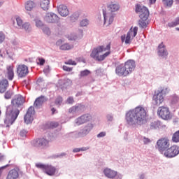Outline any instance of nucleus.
<instances>
[{
  "mask_svg": "<svg viewBox=\"0 0 179 179\" xmlns=\"http://www.w3.org/2000/svg\"><path fill=\"white\" fill-rule=\"evenodd\" d=\"M147 115L146 108L138 106L126 113V122L129 128H136V127L143 125Z\"/></svg>",
  "mask_w": 179,
  "mask_h": 179,
  "instance_id": "1",
  "label": "nucleus"
},
{
  "mask_svg": "<svg viewBox=\"0 0 179 179\" xmlns=\"http://www.w3.org/2000/svg\"><path fill=\"white\" fill-rule=\"evenodd\" d=\"M12 105L7 107L6 112V120L4 122L6 127H10L19 116L20 111L16 108L24 103V98L22 95H15L11 101Z\"/></svg>",
  "mask_w": 179,
  "mask_h": 179,
  "instance_id": "2",
  "label": "nucleus"
},
{
  "mask_svg": "<svg viewBox=\"0 0 179 179\" xmlns=\"http://www.w3.org/2000/svg\"><path fill=\"white\" fill-rule=\"evenodd\" d=\"M136 64L134 60H127L124 64L118 65L115 69V73L117 76H128L135 71Z\"/></svg>",
  "mask_w": 179,
  "mask_h": 179,
  "instance_id": "3",
  "label": "nucleus"
},
{
  "mask_svg": "<svg viewBox=\"0 0 179 179\" xmlns=\"http://www.w3.org/2000/svg\"><path fill=\"white\" fill-rule=\"evenodd\" d=\"M110 49L111 45L110 44H108L106 47H104L103 45L99 46L92 50L90 57L95 59V61L101 62V61H104L107 57L111 54V52L110 51Z\"/></svg>",
  "mask_w": 179,
  "mask_h": 179,
  "instance_id": "4",
  "label": "nucleus"
},
{
  "mask_svg": "<svg viewBox=\"0 0 179 179\" xmlns=\"http://www.w3.org/2000/svg\"><path fill=\"white\" fill-rule=\"evenodd\" d=\"M136 13L139 15L140 20H138V26L141 29H146L149 24V9L145 6L140 4L136 5Z\"/></svg>",
  "mask_w": 179,
  "mask_h": 179,
  "instance_id": "5",
  "label": "nucleus"
},
{
  "mask_svg": "<svg viewBox=\"0 0 179 179\" xmlns=\"http://www.w3.org/2000/svg\"><path fill=\"white\" fill-rule=\"evenodd\" d=\"M120 9V6L117 3H111L108 6V11L103 10L104 24H111L114 22V13L113 12H117Z\"/></svg>",
  "mask_w": 179,
  "mask_h": 179,
  "instance_id": "6",
  "label": "nucleus"
},
{
  "mask_svg": "<svg viewBox=\"0 0 179 179\" xmlns=\"http://www.w3.org/2000/svg\"><path fill=\"white\" fill-rule=\"evenodd\" d=\"M36 167H37V169H40L43 171V173L50 177H54L58 174V169L51 164L38 163L36 164Z\"/></svg>",
  "mask_w": 179,
  "mask_h": 179,
  "instance_id": "7",
  "label": "nucleus"
},
{
  "mask_svg": "<svg viewBox=\"0 0 179 179\" xmlns=\"http://www.w3.org/2000/svg\"><path fill=\"white\" fill-rule=\"evenodd\" d=\"M94 127V124L92 123H88L85 124L83 128L80 129L78 132H73L71 134L72 136H74L76 139H78V138H85V136H87L90 132H92V130L93 129Z\"/></svg>",
  "mask_w": 179,
  "mask_h": 179,
  "instance_id": "8",
  "label": "nucleus"
},
{
  "mask_svg": "<svg viewBox=\"0 0 179 179\" xmlns=\"http://www.w3.org/2000/svg\"><path fill=\"white\" fill-rule=\"evenodd\" d=\"M94 127V124L92 123H88L85 124L83 128L80 129L78 132H73L71 134L72 136H74L76 139H78V138H85V136H87L90 132H92V130L93 129Z\"/></svg>",
  "mask_w": 179,
  "mask_h": 179,
  "instance_id": "9",
  "label": "nucleus"
},
{
  "mask_svg": "<svg viewBox=\"0 0 179 179\" xmlns=\"http://www.w3.org/2000/svg\"><path fill=\"white\" fill-rule=\"evenodd\" d=\"M170 147V140L167 138H159L155 145V148L162 153L164 155V152L167 151L168 148Z\"/></svg>",
  "mask_w": 179,
  "mask_h": 179,
  "instance_id": "10",
  "label": "nucleus"
},
{
  "mask_svg": "<svg viewBox=\"0 0 179 179\" xmlns=\"http://www.w3.org/2000/svg\"><path fill=\"white\" fill-rule=\"evenodd\" d=\"M179 155V147L178 145H172L164 152V156L168 159H172V157H176Z\"/></svg>",
  "mask_w": 179,
  "mask_h": 179,
  "instance_id": "11",
  "label": "nucleus"
},
{
  "mask_svg": "<svg viewBox=\"0 0 179 179\" xmlns=\"http://www.w3.org/2000/svg\"><path fill=\"white\" fill-rule=\"evenodd\" d=\"M157 114L162 120H171V115L170 114V110L167 107L161 106L157 110Z\"/></svg>",
  "mask_w": 179,
  "mask_h": 179,
  "instance_id": "12",
  "label": "nucleus"
},
{
  "mask_svg": "<svg viewBox=\"0 0 179 179\" xmlns=\"http://www.w3.org/2000/svg\"><path fill=\"white\" fill-rule=\"evenodd\" d=\"M16 72L18 78H26V76L29 75V67L24 64L17 65Z\"/></svg>",
  "mask_w": 179,
  "mask_h": 179,
  "instance_id": "13",
  "label": "nucleus"
},
{
  "mask_svg": "<svg viewBox=\"0 0 179 179\" xmlns=\"http://www.w3.org/2000/svg\"><path fill=\"white\" fill-rule=\"evenodd\" d=\"M36 114V111L34 110V107L30 106L27 111L24 120L25 124H31L33 122V120H34V115Z\"/></svg>",
  "mask_w": 179,
  "mask_h": 179,
  "instance_id": "14",
  "label": "nucleus"
},
{
  "mask_svg": "<svg viewBox=\"0 0 179 179\" xmlns=\"http://www.w3.org/2000/svg\"><path fill=\"white\" fill-rule=\"evenodd\" d=\"M92 118V115L90 113L84 114L75 120V124L76 125H82L86 124V122H90Z\"/></svg>",
  "mask_w": 179,
  "mask_h": 179,
  "instance_id": "15",
  "label": "nucleus"
},
{
  "mask_svg": "<svg viewBox=\"0 0 179 179\" xmlns=\"http://www.w3.org/2000/svg\"><path fill=\"white\" fill-rule=\"evenodd\" d=\"M44 20L46 23H58L59 22V17L57 14L50 12L45 14Z\"/></svg>",
  "mask_w": 179,
  "mask_h": 179,
  "instance_id": "16",
  "label": "nucleus"
},
{
  "mask_svg": "<svg viewBox=\"0 0 179 179\" xmlns=\"http://www.w3.org/2000/svg\"><path fill=\"white\" fill-rule=\"evenodd\" d=\"M150 129H167V126L163 124L160 120L152 121L149 125Z\"/></svg>",
  "mask_w": 179,
  "mask_h": 179,
  "instance_id": "17",
  "label": "nucleus"
},
{
  "mask_svg": "<svg viewBox=\"0 0 179 179\" xmlns=\"http://www.w3.org/2000/svg\"><path fill=\"white\" fill-rule=\"evenodd\" d=\"M49 143L50 141L44 138H38L33 141L34 146H36V148H48Z\"/></svg>",
  "mask_w": 179,
  "mask_h": 179,
  "instance_id": "18",
  "label": "nucleus"
},
{
  "mask_svg": "<svg viewBox=\"0 0 179 179\" xmlns=\"http://www.w3.org/2000/svg\"><path fill=\"white\" fill-rule=\"evenodd\" d=\"M85 110V106L80 103H77L76 106H72L69 109L70 114L76 115L80 114Z\"/></svg>",
  "mask_w": 179,
  "mask_h": 179,
  "instance_id": "19",
  "label": "nucleus"
},
{
  "mask_svg": "<svg viewBox=\"0 0 179 179\" xmlns=\"http://www.w3.org/2000/svg\"><path fill=\"white\" fill-rule=\"evenodd\" d=\"M57 12L62 17H66L69 15V10L68 7L64 4L57 5Z\"/></svg>",
  "mask_w": 179,
  "mask_h": 179,
  "instance_id": "20",
  "label": "nucleus"
},
{
  "mask_svg": "<svg viewBox=\"0 0 179 179\" xmlns=\"http://www.w3.org/2000/svg\"><path fill=\"white\" fill-rule=\"evenodd\" d=\"M158 55L161 58H167L169 56V52L166 49V45L163 43H161L158 46Z\"/></svg>",
  "mask_w": 179,
  "mask_h": 179,
  "instance_id": "21",
  "label": "nucleus"
},
{
  "mask_svg": "<svg viewBox=\"0 0 179 179\" xmlns=\"http://www.w3.org/2000/svg\"><path fill=\"white\" fill-rule=\"evenodd\" d=\"M152 100L155 106H160V104L164 101V95H162V93L158 92L155 94Z\"/></svg>",
  "mask_w": 179,
  "mask_h": 179,
  "instance_id": "22",
  "label": "nucleus"
},
{
  "mask_svg": "<svg viewBox=\"0 0 179 179\" xmlns=\"http://www.w3.org/2000/svg\"><path fill=\"white\" fill-rule=\"evenodd\" d=\"M47 100H48V99H47V97L45 96L38 97L34 103V107H35V108H41V106H43V104H44Z\"/></svg>",
  "mask_w": 179,
  "mask_h": 179,
  "instance_id": "23",
  "label": "nucleus"
},
{
  "mask_svg": "<svg viewBox=\"0 0 179 179\" xmlns=\"http://www.w3.org/2000/svg\"><path fill=\"white\" fill-rule=\"evenodd\" d=\"M103 174L105 177H107V178L114 179L115 178V175H117V171L111 169L106 168L103 170Z\"/></svg>",
  "mask_w": 179,
  "mask_h": 179,
  "instance_id": "24",
  "label": "nucleus"
},
{
  "mask_svg": "<svg viewBox=\"0 0 179 179\" xmlns=\"http://www.w3.org/2000/svg\"><path fill=\"white\" fill-rule=\"evenodd\" d=\"M6 76L8 78V80H13L15 78V72L13 71V66H7Z\"/></svg>",
  "mask_w": 179,
  "mask_h": 179,
  "instance_id": "25",
  "label": "nucleus"
},
{
  "mask_svg": "<svg viewBox=\"0 0 179 179\" xmlns=\"http://www.w3.org/2000/svg\"><path fill=\"white\" fill-rule=\"evenodd\" d=\"M9 86V83L8 80L4 79L0 81V93H5L8 87Z\"/></svg>",
  "mask_w": 179,
  "mask_h": 179,
  "instance_id": "26",
  "label": "nucleus"
},
{
  "mask_svg": "<svg viewBox=\"0 0 179 179\" xmlns=\"http://www.w3.org/2000/svg\"><path fill=\"white\" fill-rule=\"evenodd\" d=\"M127 36L130 37L131 40H134L135 37H136V34H138V27H131L128 32L127 33Z\"/></svg>",
  "mask_w": 179,
  "mask_h": 179,
  "instance_id": "27",
  "label": "nucleus"
},
{
  "mask_svg": "<svg viewBox=\"0 0 179 179\" xmlns=\"http://www.w3.org/2000/svg\"><path fill=\"white\" fill-rule=\"evenodd\" d=\"M35 7L36 3L31 0H29L26 1L24 3V8L26 10H27L28 12L33 10V9H34Z\"/></svg>",
  "mask_w": 179,
  "mask_h": 179,
  "instance_id": "28",
  "label": "nucleus"
},
{
  "mask_svg": "<svg viewBox=\"0 0 179 179\" xmlns=\"http://www.w3.org/2000/svg\"><path fill=\"white\" fill-rule=\"evenodd\" d=\"M19 177V173L16 169H12L9 171L6 179H16Z\"/></svg>",
  "mask_w": 179,
  "mask_h": 179,
  "instance_id": "29",
  "label": "nucleus"
},
{
  "mask_svg": "<svg viewBox=\"0 0 179 179\" xmlns=\"http://www.w3.org/2000/svg\"><path fill=\"white\" fill-rule=\"evenodd\" d=\"M40 6L43 10L50 9V0H41Z\"/></svg>",
  "mask_w": 179,
  "mask_h": 179,
  "instance_id": "30",
  "label": "nucleus"
},
{
  "mask_svg": "<svg viewBox=\"0 0 179 179\" xmlns=\"http://www.w3.org/2000/svg\"><path fill=\"white\" fill-rule=\"evenodd\" d=\"M120 38H121V42L122 43H124V44H126V45H127V44H131V43L132 41V39L131 38V37L129 36L127 34L122 35Z\"/></svg>",
  "mask_w": 179,
  "mask_h": 179,
  "instance_id": "31",
  "label": "nucleus"
},
{
  "mask_svg": "<svg viewBox=\"0 0 179 179\" xmlns=\"http://www.w3.org/2000/svg\"><path fill=\"white\" fill-rule=\"evenodd\" d=\"M20 29H23L27 33H31L33 29L31 28V24L29 22H25L22 24V27Z\"/></svg>",
  "mask_w": 179,
  "mask_h": 179,
  "instance_id": "32",
  "label": "nucleus"
},
{
  "mask_svg": "<svg viewBox=\"0 0 179 179\" xmlns=\"http://www.w3.org/2000/svg\"><path fill=\"white\" fill-rule=\"evenodd\" d=\"M34 22H35L36 27H38V29H41L43 28V26H44V22H43L41 19L38 17H36Z\"/></svg>",
  "mask_w": 179,
  "mask_h": 179,
  "instance_id": "33",
  "label": "nucleus"
},
{
  "mask_svg": "<svg viewBox=\"0 0 179 179\" xmlns=\"http://www.w3.org/2000/svg\"><path fill=\"white\" fill-rule=\"evenodd\" d=\"M59 48L64 51H66V50H72V48H73V45L69 43H64Z\"/></svg>",
  "mask_w": 179,
  "mask_h": 179,
  "instance_id": "34",
  "label": "nucleus"
},
{
  "mask_svg": "<svg viewBox=\"0 0 179 179\" xmlns=\"http://www.w3.org/2000/svg\"><path fill=\"white\" fill-rule=\"evenodd\" d=\"M79 16H80V13L79 11L73 13L70 17L71 22H76V20L79 19Z\"/></svg>",
  "mask_w": 179,
  "mask_h": 179,
  "instance_id": "35",
  "label": "nucleus"
},
{
  "mask_svg": "<svg viewBox=\"0 0 179 179\" xmlns=\"http://www.w3.org/2000/svg\"><path fill=\"white\" fill-rule=\"evenodd\" d=\"M179 25V16L177 17L173 21L168 23L169 27H176Z\"/></svg>",
  "mask_w": 179,
  "mask_h": 179,
  "instance_id": "36",
  "label": "nucleus"
},
{
  "mask_svg": "<svg viewBox=\"0 0 179 179\" xmlns=\"http://www.w3.org/2000/svg\"><path fill=\"white\" fill-rule=\"evenodd\" d=\"M173 2L174 0H162L163 5L167 8H171V6H173Z\"/></svg>",
  "mask_w": 179,
  "mask_h": 179,
  "instance_id": "37",
  "label": "nucleus"
},
{
  "mask_svg": "<svg viewBox=\"0 0 179 179\" xmlns=\"http://www.w3.org/2000/svg\"><path fill=\"white\" fill-rule=\"evenodd\" d=\"M91 72L90 71L85 69L84 71H81L79 74V78H85V76H89L90 75Z\"/></svg>",
  "mask_w": 179,
  "mask_h": 179,
  "instance_id": "38",
  "label": "nucleus"
},
{
  "mask_svg": "<svg viewBox=\"0 0 179 179\" xmlns=\"http://www.w3.org/2000/svg\"><path fill=\"white\" fill-rule=\"evenodd\" d=\"M90 22L87 18L83 19V20L80 21V26H81V27H86V26H87Z\"/></svg>",
  "mask_w": 179,
  "mask_h": 179,
  "instance_id": "39",
  "label": "nucleus"
},
{
  "mask_svg": "<svg viewBox=\"0 0 179 179\" xmlns=\"http://www.w3.org/2000/svg\"><path fill=\"white\" fill-rule=\"evenodd\" d=\"M159 93H162V95L164 96H166V94H167V93H169V92H170V89L169 87H164L161 91H158Z\"/></svg>",
  "mask_w": 179,
  "mask_h": 179,
  "instance_id": "40",
  "label": "nucleus"
},
{
  "mask_svg": "<svg viewBox=\"0 0 179 179\" xmlns=\"http://www.w3.org/2000/svg\"><path fill=\"white\" fill-rule=\"evenodd\" d=\"M42 31L44 33V34H46V36H50V34H51V30H50L48 27H42Z\"/></svg>",
  "mask_w": 179,
  "mask_h": 179,
  "instance_id": "41",
  "label": "nucleus"
},
{
  "mask_svg": "<svg viewBox=\"0 0 179 179\" xmlns=\"http://www.w3.org/2000/svg\"><path fill=\"white\" fill-rule=\"evenodd\" d=\"M172 141L173 142H179V130L173 134Z\"/></svg>",
  "mask_w": 179,
  "mask_h": 179,
  "instance_id": "42",
  "label": "nucleus"
},
{
  "mask_svg": "<svg viewBox=\"0 0 179 179\" xmlns=\"http://www.w3.org/2000/svg\"><path fill=\"white\" fill-rule=\"evenodd\" d=\"M16 22L18 27L21 29V27L23 26V20L20 17H17L16 18Z\"/></svg>",
  "mask_w": 179,
  "mask_h": 179,
  "instance_id": "43",
  "label": "nucleus"
},
{
  "mask_svg": "<svg viewBox=\"0 0 179 179\" xmlns=\"http://www.w3.org/2000/svg\"><path fill=\"white\" fill-rule=\"evenodd\" d=\"M171 103L173 104H177V103H179V97L177 95H175L171 99Z\"/></svg>",
  "mask_w": 179,
  "mask_h": 179,
  "instance_id": "44",
  "label": "nucleus"
},
{
  "mask_svg": "<svg viewBox=\"0 0 179 179\" xmlns=\"http://www.w3.org/2000/svg\"><path fill=\"white\" fill-rule=\"evenodd\" d=\"M62 104V97L59 96L55 100V105L56 106H61Z\"/></svg>",
  "mask_w": 179,
  "mask_h": 179,
  "instance_id": "45",
  "label": "nucleus"
},
{
  "mask_svg": "<svg viewBox=\"0 0 179 179\" xmlns=\"http://www.w3.org/2000/svg\"><path fill=\"white\" fill-rule=\"evenodd\" d=\"M96 75H97V76H103V73L104 72V70L103 69H98L96 70Z\"/></svg>",
  "mask_w": 179,
  "mask_h": 179,
  "instance_id": "46",
  "label": "nucleus"
},
{
  "mask_svg": "<svg viewBox=\"0 0 179 179\" xmlns=\"http://www.w3.org/2000/svg\"><path fill=\"white\" fill-rule=\"evenodd\" d=\"M5 99L7 100H9L12 97V92L10 91H7L4 95Z\"/></svg>",
  "mask_w": 179,
  "mask_h": 179,
  "instance_id": "47",
  "label": "nucleus"
},
{
  "mask_svg": "<svg viewBox=\"0 0 179 179\" xmlns=\"http://www.w3.org/2000/svg\"><path fill=\"white\" fill-rule=\"evenodd\" d=\"M37 64L39 65H44V64H45V59L39 57L37 59Z\"/></svg>",
  "mask_w": 179,
  "mask_h": 179,
  "instance_id": "48",
  "label": "nucleus"
},
{
  "mask_svg": "<svg viewBox=\"0 0 179 179\" xmlns=\"http://www.w3.org/2000/svg\"><path fill=\"white\" fill-rule=\"evenodd\" d=\"M106 120H107V121L112 122V121L114 120V115H113V114H108L106 115Z\"/></svg>",
  "mask_w": 179,
  "mask_h": 179,
  "instance_id": "49",
  "label": "nucleus"
},
{
  "mask_svg": "<svg viewBox=\"0 0 179 179\" xmlns=\"http://www.w3.org/2000/svg\"><path fill=\"white\" fill-rule=\"evenodd\" d=\"M67 104H73L75 103V100L73 99V97L69 96L66 100Z\"/></svg>",
  "mask_w": 179,
  "mask_h": 179,
  "instance_id": "50",
  "label": "nucleus"
},
{
  "mask_svg": "<svg viewBox=\"0 0 179 179\" xmlns=\"http://www.w3.org/2000/svg\"><path fill=\"white\" fill-rule=\"evenodd\" d=\"M64 64L66 65H76V62L69 59L67 62H65Z\"/></svg>",
  "mask_w": 179,
  "mask_h": 179,
  "instance_id": "51",
  "label": "nucleus"
},
{
  "mask_svg": "<svg viewBox=\"0 0 179 179\" xmlns=\"http://www.w3.org/2000/svg\"><path fill=\"white\" fill-rule=\"evenodd\" d=\"M5 41V34L3 32L0 31V44L3 43Z\"/></svg>",
  "mask_w": 179,
  "mask_h": 179,
  "instance_id": "52",
  "label": "nucleus"
},
{
  "mask_svg": "<svg viewBox=\"0 0 179 179\" xmlns=\"http://www.w3.org/2000/svg\"><path fill=\"white\" fill-rule=\"evenodd\" d=\"M106 135H107V133L106 131H101L96 135V138H104Z\"/></svg>",
  "mask_w": 179,
  "mask_h": 179,
  "instance_id": "53",
  "label": "nucleus"
},
{
  "mask_svg": "<svg viewBox=\"0 0 179 179\" xmlns=\"http://www.w3.org/2000/svg\"><path fill=\"white\" fill-rule=\"evenodd\" d=\"M50 71H51L50 66H46L43 69V72L45 73V75H48V73H50Z\"/></svg>",
  "mask_w": 179,
  "mask_h": 179,
  "instance_id": "54",
  "label": "nucleus"
},
{
  "mask_svg": "<svg viewBox=\"0 0 179 179\" xmlns=\"http://www.w3.org/2000/svg\"><path fill=\"white\" fill-rule=\"evenodd\" d=\"M72 85V83H63V85H60L62 89H66L68 86H71Z\"/></svg>",
  "mask_w": 179,
  "mask_h": 179,
  "instance_id": "55",
  "label": "nucleus"
},
{
  "mask_svg": "<svg viewBox=\"0 0 179 179\" xmlns=\"http://www.w3.org/2000/svg\"><path fill=\"white\" fill-rule=\"evenodd\" d=\"M143 142L144 145H148V143H150V139H149L146 137H143Z\"/></svg>",
  "mask_w": 179,
  "mask_h": 179,
  "instance_id": "56",
  "label": "nucleus"
},
{
  "mask_svg": "<svg viewBox=\"0 0 179 179\" xmlns=\"http://www.w3.org/2000/svg\"><path fill=\"white\" fill-rule=\"evenodd\" d=\"M114 178L115 179H122V174L116 171V175Z\"/></svg>",
  "mask_w": 179,
  "mask_h": 179,
  "instance_id": "57",
  "label": "nucleus"
},
{
  "mask_svg": "<svg viewBox=\"0 0 179 179\" xmlns=\"http://www.w3.org/2000/svg\"><path fill=\"white\" fill-rule=\"evenodd\" d=\"M63 69L66 71V72H71L72 68L68 67L67 66H63Z\"/></svg>",
  "mask_w": 179,
  "mask_h": 179,
  "instance_id": "58",
  "label": "nucleus"
},
{
  "mask_svg": "<svg viewBox=\"0 0 179 179\" xmlns=\"http://www.w3.org/2000/svg\"><path fill=\"white\" fill-rule=\"evenodd\" d=\"M27 134V131L26 130H21L20 132V136H22V138H24Z\"/></svg>",
  "mask_w": 179,
  "mask_h": 179,
  "instance_id": "59",
  "label": "nucleus"
},
{
  "mask_svg": "<svg viewBox=\"0 0 179 179\" xmlns=\"http://www.w3.org/2000/svg\"><path fill=\"white\" fill-rule=\"evenodd\" d=\"M58 125H59L58 122H52L50 123L51 128H57V127H58Z\"/></svg>",
  "mask_w": 179,
  "mask_h": 179,
  "instance_id": "60",
  "label": "nucleus"
},
{
  "mask_svg": "<svg viewBox=\"0 0 179 179\" xmlns=\"http://www.w3.org/2000/svg\"><path fill=\"white\" fill-rule=\"evenodd\" d=\"M90 149V147L87 146V147H82L80 148V152H86V150H89Z\"/></svg>",
  "mask_w": 179,
  "mask_h": 179,
  "instance_id": "61",
  "label": "nucleus"
},
{
  "mask_svg": "<svg viewBox=\"0 0 179 179\" xmlns=\"http://www.w3.org/2000/svg\"><path fill=\"white\" fill-rule=\"evenodd\" d=\"M62 43H64V41L59 39L56 42V45H59L61 47V45H62Z\"/></svg>",
  "mask_w": 179,
  "mask_h": 179,
  "instance_id": "62",
  "label": "nucleus"
},
{
  "mask_svg": "<svg viewBox=\"0 0 179 179\" xmlns=\"http://www.w3.org/2000/svg\"><path fill=\"white\" fill-rule=\"evenodd\" d=\"M36 83L37 85H40V83H44V80H43V78H40L37 80Z\"/></svg>",
  "mask_w": 179,
  "mask_h": 179,
  "instance_id": "63",
  "label": "nucleus"
},
{
  "mask_svg": "<svg viewBox=\"0 0 179 179\" xmlns=\"http://www.w3.org/2000/svg\"><path fill=\"white\" fill-rule=\"evenodd\" d=\"M78 152H80V148H74L73 150V153H78Z\"/></svg>",
  "mask_w": 179,
  "mask_h": 179,
  "instance_id": "64",
  "label": "nucleus"
}]
</instances>
